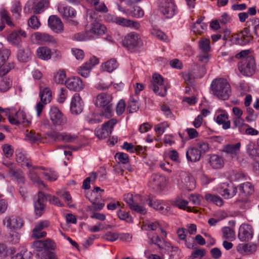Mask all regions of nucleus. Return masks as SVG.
I'll return each instance as SVG.
<instances>
[{
    "label": "nucleus",
    "mask_w": 259,
    "mask_h": 259,
    "mask_svg": "<svg viewBox=\"0 0 259 259\" xmlns=\"http://www.w3.org/2000/svg\"><path fill=\"white\" fill-rule=\"evenodd\" d=\"M213 94L219 99L227 100L231 94V87L227 80L223 78L214 79L211 84Z\"/></svg>",
    "instance_id": "1"
},
{
    "label": "nucleus",
    "mask_w": 259,
    "mask_h": 259,
    "mask_svg": "<svg viewBox=\"0 0 259 259\" xmlns=\"http://www.w3.org/2000/svg\"><path fill=\"white\" fill-rule=\"evenodd\" d=\"M35 199L36 200H34V210L36 214L38 216H40L44 211V202L45 200H46L50 203L58 206H64L63 203L57 197L51 195H46L41 192H39L38 193L37 198Z\"/></svg>",
    "instance_id": "2"
},
{
    "label": "nucleus",
    "mask_w": 259,
    "mask_h": 259,
    "mask_svg": "<svg viewBox=\"0 0 259 259\" xmlns=\"http://www.w3.org/2000/svg\"><path fill=\"white\" fill-rule=\"evenodd\" d=\"M112 101V96L106 93H100L97 96L95 105L97 107L103 108V114L106 117H110L112 115L113 110Z\"/></svg>",
    "instance_id": "3"
},
{
    "label": "nucleus",
    "mask_w": 259,
    "mask_h": 259,
    "mask_svg": "<svg viewBox=\"0 0 259 259\" xmlns=\"http://www.w3.org/2000/svg\"><path fill=\"white\" fill-rule=\"evenodd\" d=\"M32 41L37 44H48L53 47H56L57 40L53 36L45 32H36L31 35Z\"/></svg>",
    "instance_id": "4"
},
{
    "label": "nucleus",
    "mask_w": 259,
    "mask_h": 259,
    "mask_svg": "<svg viewBox=\"0 0 259 259\" xmlns=\"http://www.w3.org/2000/svg\"><path fill=\"white\" fill-rule=\"evenodd\" d=\"M255 61L252 56H247L238 64L239 71L245 76H251L255 72Z\"/></svg>",
    "instance_id": "5"
},
{
    "label": "nucleus",
    "mask_w": 259,
    "mask_h": 259,
    "mask_svg": "<svg viewBox=\"0 0 259 259\" xmlns=\"http://www.w3.org/2000/svg\"><path fill=\"white\" fill-rule=\"evenodd\" d=\"M49 114L52 124L55 126H62L67 123V118L57 107H51Z\"/></svg>",
    "instance_id": "6"
},
{
    "label": "nucleus",
    "mask_w": 259,
    "mask_h": 259,
    "mask_svg": "<svg viewBox=\"0 0 259 259\" xmlns=\"http://www.w3.org/2000/svg\"><path fill=\"white\" fill-rule=\"evenodd\" d=\"M47 135L55 141H62L65 143H72L78 139V136L67 132L59 133L51 132Z\"/></svg>",
    "instance_id": "7"
},
{
    "label": "nucleus",
    "mask_w": 259,
    "mask_h": 259,
    "mask_svg": "<svg viewBox=\"0 0 259 259\" xmlns=\"http://www.w3.org/2000/svg\"><path fill=\"white\" fill-rule=\"evenodd\" d=\"M117 120L112 118L105 122L101 128L95 131L96 135L100 139H105L111 134L114 125L117 123Z\"/></svg>",
    "instance_id": "8"
},
{
    "label": "nucleus",
    "mask_w": 259,
    "mask_h": 259,
    "mask_svg": "<svg viewBox=\"0 0 259 259\" xmlns=\"http://www.w3.org/2000/svg\"><path fill=\"white\" fill-rule=\"evenodd\" d=\"M159 10L166 18H171L175 14L176 5L173 0H160Z\"/></svg>",
    "instance_id": "9"
},
{
    "label": "nucleus",
    "mask_w": 259,
    "mask_h": 259,
    "mask_svg": "<svg viewBox=\"0 0 259 259\" xmlns=\"http://www.w3.org/2000/svg\"><path fill=\"white\" fill-rule=\"evenodd\" d=\"M253 36L248 28L245 27L239 33L233 35V39L236 44L244 45L252 41Z\"/></svg>",
    "instance_id": "10"
},
{
    "label": "nucleus",
    "mask_w": 259,
    "mask_h": 259,
    "mask_svg": "<svg viewBox=\"0 0 259 259\" xmlns=\"http://www.w3.org/2000/svg\"><path fill=\"white\" fill-rule=\"evenodd\" d=\"M217 191L225 199H230L236 194L237 189L232 184L223 183L217 188Z\"/></svg>",
    "instance_id": "11"
},
{
    "label": "nucleus",
    "mask_w": 259,
    "mask_h": 259,
    "mask_svg": "<svg viewBox=\"0 0 259 259\" xmlns=\"http://www.w3.org/2000/svg\"><path fill=\"white\" fill-rule=\"evenodd\" d=\"M9 122L14 125L23 124L27 126L30 123V121L26 119V116L23 111L19 110L15 114H10L8 115Z\"/></svg>",
    "instance_id": "12"
},
{
    "label": "nucleus",
    "mask_w": 259,
    "mask_h": 259,
    "mask_svg": "<svg viewBox=\"0 0 259 259\" xmlns=\"http://www.w3.org/2000/svg\"><path fill=\"white\" fill-rule=\"evenodd\" d=\"M3 224L10 229H20L24 223L21 218L18 216H7L3 220Z\"/></svg>",
    "instance_id": "13"
},
{
    "label": "nucleus",
    "mask_w": 259,
    "mask_h": 259,
    "mask_svg": "<svg viewBox=\"0 0 259 259\" xmlns=\"http://www.w3.org/2000/svg\"><path fill=\"white\" fill-rule=\"evenodd\" d=\"M166 182L165 178L159 174L152 175L149 181V186L154 190L160 191L164 187Z\"/></svg>",
    "instance_id": "14"
},
{
    "label": "nucleus",
    "mask_w": 259,
    "mask_h": 259,
    "mask_svg": "<svg viewBox=\"0 0 259 259\" xmlns=\"http://www.w3.org/2000/svg\"><path fill=\"white\" fill-rule=\"evenodd\" d=\"M50 225V223L47 220L38 222L35 225L32 231L31 237L34 239H39L45 237L47 235V233L46 231L42 230L48 228Z\"/></svg>",
    "instance_id": "15"
},
{
    "label": "nucleus",
    "mask_w": 259,
    "mask_h": 259,
    "mask_svg": "<svg viewBox=\"0 0 259 259\" xmlns=\"http://www.w3.org/2000/svg\"><path fill=\"white\" fill-rule=\"evenodd\" d=\"M83 109V103L78 94H75L72 97L70 103V111L72 114L78 115Z\"/></svg>",
    "instance_id": "16"
},
{
    "label": "nucleus",
    "mask_w": 259,
    "mask_h": 259,
    "mask_svg": "<svg viewBox=\"0 0 259 259\" xmlns=\"http://www.w3.org/2000/svg\"><path fill=\"white\" fill-rule=\"evenodd\" d=\"M241 144L238 142L235 144H228L223 147V151L231 159H238V155L240 153Z\"/></svg>",
    "instance_id": "17"
},
{
    "label": "nucleus",
    "mask_w": 259,
    "mask_h": 259,
    "mask_svg": "<svg viewBox=\"0 0 259 259\" xmlns=\"http://www.w3.org/2000/svg\"><path fill=\"white\" fill-rule=\"evenodd\" d=\"M253 236V230L251 225L242 224L239 229L238 238L241 241H246L251 239Z\"/></svg>",
    "instance_id": "18"
},
{
    "label": "nucleus",
    "mask_w": 259,
    "mask_h": 259,
    "mask_svg": "<svg viewBox=\"0 0 259 259\" xmlns=\"http://www.w3.org/2000/svg\"><path fill=\"white\" fill-rule=\"evenodd\" d=\"M66 87L70 90L79 92L84 88L82 80L78 77H73L65 81Z\"/></svg>",
    "instance_id": "19"
},
{
    "label": "nucleus",
    "mask_w": 259,
    "mask_h": 259,
    "mask_svg": "<svg viewBox=\"0 0 259 259\" xmlns=\"http://www.w3.org/2000/svg\"><path fill=\"white\" fill-rule=\"evenodd\" d=\"M124 200L128 204L130 209L141 214H145L147 211L145 207L139 205L137 202H135L132 194L130 193L125 195L124 197Z\"/></svg>",
    "instance_id": "20"
},
{
    "label": "nucleus",
    "mask_w": 259,
    "mask_h": 259,
    "mask_svg": "<svg viewBox=\"0 0 259 259\" xmlns=\"http://www.w3.org/2000/svg\"><path fill=\"white\" fill-rule=\"evenodd\" d=\"M139 35L135 32H131L127 34L123 40V45L129 49L134 48L140 44Z\"/></svg>",
    "instance_id": "21"
},
{
    "label": "nucleus",
    "mask_w": 259,
    "mask_h": 259,
    "mask_svg": "<svg viewBox=\"0 0 259 259\" xmlns=\"http://www.w3.org/2000/svg\"><path fill=\"white\" fill-rule=\"evenodd\" d=\"M22 37L24 38L26 37V34L24 31H15L8 36L7 40L12 45L20 47L22 41Z\"/></svg>",
    "instance_id": "22"
},
{
    "label": "nucleus",
    "mask_w": 259,
    "mask_h": 259,
    "mask_svg": "<svg viewBox=\"0 0 259 259\" xmlns=\"http://www.w3.org/2000/svg\"><path fill=\"white\" fill-rule=\"evenodd\" d=\"M48 25L53 31L56 33H60L63 30V23L60 18L57 16H50L48 19Z\"/></svg>",
    "instance_id": "23"
},
{
    "label": "nucleus",
    "mask_w": 259,
    "mask_h": 259,
    "mask_svg": "<svg viewBox=\"0 0 259 259\" xmlns=\"http://www.w3.org/2000/svg\"><path fill=\"white\" fill-rule=\"evenodd\" d=\"M183 186L189 191H192L195 188L194 178L190 174L183 172L181 175Z\"/></svg>",
    "instance_id": "24"
},
{
    "label": "nucleus",
    "mask_w": 259,
    "mask_h": 259,
    "mask_svg": "<svg viewBox=\"0 0 259 259\" xmlns=\"http://www.w3.org/2000/svg\"><path fill=\"white\" fill-rule=\"evenodd\" d=\"M146 202L154 209L159 211L161 213L165 214L168 211L169 207L165 206L160 200H154L150 196L146 199Z\"/></svg>",
    "instance_id": "25"
},
{
    "label": "nucleus",
    "mask_w": 259,
    "mask_h": 259,
    "mask_svg": "<svg viewBox=\"0 0 259 259\" xmlns=\"http://www.w3.org/2000/svg\"><path fill=\"white\" fill-rule=\"evenodd\" d=\"M58 10L62 17L66 20H68L69 18L75 17L77 14L74 9L61 4L58 6Z\"/></svg>",
    "instance_id": "26"
},
{
    "label": "nucleus",
    "mask_w": 259,
    "mask_h": 259,
    "mask_svg": "<svg viewBox=\"0 0 259 259\" xmlns=\"http://www.w3.org/2000/svg\"><path fill=\"white\" fill-rule=\"evenodd\" d=\"M107 29L105 25L98 23H92L90 30H88L89 34L91 35V38L94 37L95 35L104 34Z\"/></svg>",
    "instance_id": "27"
},
{
    "label": "nucleus",
    "mask_w": 259,
    "mask_h": 259,
    "mask_svg": "<svg viewBox=\"0 0 259 259\" xmlns=\"http://www.w3.org/2000/svg\"><path fill=\"white\" fill-rule=\"evenodd\" d=\"M201 156V152L197 147H190L186 152V157L189 161H198L200 160Z\"/></svg>",
    "instance_id": "28"
},
{
    "label": "nucleus",
    "mask_w": 259,
    "mask_h": 259,
    "mask_svg": "<svg viewBox=\"0 0 259 259\" xmlns=\"http://www.w3.org/2000/svg\"><path fill=\"white\" fill-rule=\"evenodd\" d=\"M237 251L242 254H249L256 251V245L251 243L240 244L237 246Z\"/></svg>",
    "instance_id": "29"
},
{
    "label": "nucleus",
    "mask_w": 259,
    "mask_h": 259,
    "mask_svg": "<svg viewBox=\"0 0 259 259\" xmlns=\"http://www.w3.org/2000/svg\"><path fill=\"white\" fill-rule=\"evenodd\" d=\"M214 120L219 124H222L223 128L228 129L230 127L231 122L228 120V114L226 112L217 115L214 117Z\"/></svg>",
    "instance_id": "30"
},
{
    "label": "nucleus",
    "mask_w": 259,
    "mask_h": 259,
    "mask_svg": "<svg viewBox=\"0 0 259 259\" xmlns=\"http://www.w3.org/2000/svg\"><path fill=\"white\" fill-rule=\"evenodd\" d=\"M37 57L43 60H48L52 56V51L46 46L39 47L36 50Z\"/></svg>",
    "instance_id": "31"
},
{
    "label": "nucleus",
    "mask_w": 259,
    "mask_h": 259,
    "mask_svg": "<svg viewBox=\"0 0 259 259\" xmlns=\"http://www.w3.org/2000/svg\"><path fill=\"white\" fill-rule=\"evenodd\" d=\"M9 174L13 180H16L19 183H24V174L20 169L14 167L13 169L9 170Z\"/></svg>",
    "instance_id": "32"
},
{
    "label": "nucleus",
    "mask_w": 259,
    "mask_h": 259,
    "mask_svg": "<svg viewBox=\"0 0 259 259\" xmlns=\"http://www.w3.org/2000/svg\"><path fill=\"white\" fill-rule=\"evenodd\" d=\"M209 163L214 169L221 168L224 166L223 159L217 155H212L210 157Z\"/></svg>",
    "instance_id": "33"
},
{
    "label": "nucleus",
    "mask_w": 259,
    "mask_h": 259,
    "mask_svg": "<svg viewBox=\"0 0 259 259\" xmlns=\"http://www.w3.org/2000/svg\"><path fill=\"white\" fill-rule=\"evenodd\" d=\"M205 73L203 67L195 65L193 70L188 74L189 78H201Z\"/></svg>",
    "instance_id": "34"
},
{
    "label": "nucleus",
    "mask_w": 259,
    "mask_h": 259,
    "mask_svg": "<svg viewBox=\"0 0 259 259\" xmlns=\"http://www.w3.org/2000/svg\"><path fill=\"white\" fill-rule=\"evenodd\" d=\"M39 97L41 101L44 104L49 103L52 100V92L48 88H45L42 89H40Z\"/></svg>",
    "instance_id": "35"
},
{
    "label": "nucleus",
    "mask_w": 259,
    "mask_h": 259,
    "mask_svg": "<svg viewBox=\"0 0 259 259\" xmlns=\"http://www.w3.org/2000/svg\"><path fill=\"white\" fill-rule=\"evenodd\" d=\"M204 198L207 202L217 206H222L224 204L223 199L218 195L207 193L205 195Z\"/></svg>",
    "instance_id": "36"
},
{
    "label": "nucleus",
    "mask_w": 259,
    "mask_h": 259,
    "mask_svg": "<svg viewBox=\"0 0 259 259\" xmlns=\"http://www.w3.org/2000/svg\"><path fill=\"white\" fill-rule=\"evenodd\" d=\"M31 55V53L30 49L25 48L18 51L17 58L20 62H27L30 59Z\"/></svg>",
    "instance_id": "37"
},
{
    "label": "nucleus",
    "mask_w": 259,
    "mask_h": 259,
    "mask_svg": "<svg viewBox=\"0 0 259 259\" xmlns=\"http://www.w3.org/2000/svg\"><path fill=\"white\" fill-rule=\"evenodd\" d=\"M118 64L115 59H111L101 65L102 69L108 72H112L118 67Z\"/></svg>",
    "instance_id": "38"
},
{
    "label": "nucleus",
    "mask_w": 259,
    "mask_h": 259,
    "mask_svg": "<svg viewBox=\"0 0 259 259\" xmlns=\"http://www.w3.org/2000/svg\"><path fill=\"white\" fill-rule=\"evenodd\" d=\"M15 154L17 162L21 164L22 166H25L28 168L32 166L29 160L26 158L24 154L20 150H17Z\"/></svg>",
    "instance_id": "39"
},
{
    "label": "nucleus",
    "mask_w": 259,
    "mask_h": 259,
    "mask_svg": "<svg viewBox=\"0 0 259 259\" xmlns=\"http://www.w3.org/2000/svg\"><path fill=\"white\" fill-rule=\"evenodd\" d=\"M233 128H238L239 132L242 134L247 124L245 123L244 120L242 117H234L233 119Z\"/></svg>",
    "instance_id": "40"
},
{
    "label": "nucleus",
    "mask_w": 259,
    "mask_h": 259,
    "mask_svg": "<svg viewBox=\"0 0 259 259\" xmlns=\"http://www.w3.org/2000/svg\"><path fill=\"white\" fill-rule=\"evenodd\" d=\"M88 3L93 6L94 8L98 12H106L108 9L105 4L100 2V0H85Z\"/></svg>",
    "instance_id": "41"
},
{
    "label": "nucleus",
    "mask_w": 259,
    "mask_h": 259,
    "mask_svg": "<svg viewBox=\"0 0 259 259\" xmlns=\"http://www.w3.org/2000/svg\"><path fill=\"white\" fill-rule=\"evenodd\" d=\"M49 5V0H41L33 6V12L40 14L48 7Z\"/></svg>",
    "instance_id": "42"
},
{
    "label": "nucleus",
    "mask_w": 259,
    "mask_h": 259,
    "mask_svg": "<svg viewBox=\"0 0 259 259\" xmlns=\"http://www.w3.org/2000/svg\"><path fill=\"white\" fill-rule=\"evenodd\" d=\"M12 85V80L7 77L0 78V91L6 92L8 91Z\"/></svg>",
    "instance_id": "43"
},
{
    "label": "nucleus",
    "mask_w": 259,
    "mask_h": 259,
    "mask_svg": "<svg viewBox=\"0 0 259 259\" xmlns=\"http://www.w3.org/2000/svg\"><path fill=\"white\" fill-rule=\"evenodd\" d=\"M149 87L158 95L164 97L166 94L167 89L165 85L150 84Z\"/></svg>",
    "instance_id": "44"
},
{
    "label": "nucleus",
    "mask_w": 259,
    "mask_h": 259,
    "mask_svg": "<svg viewBox=\"0 0 259 259\" xmlns=\"http://www.w3.org/2000/svg\"><path fill=\"white\" fill-rule=\"evenodd\" d=\"M152 35L160 40L167 42L169 41L168 36L159 29L153 28L151 30Z\"/></svg>",
    "instance_id": "45"
},
{
    "label": "nucleus",
    "mask_w": 259,
    "mask_h": 259,
    "mask_svg": "<svg viewBox=\"0 0 259 259\" xmlns=\"http://www.w3.org/2000/svg\"><path fill=\"white\" fill-rule=\"evenodd\" d=\"M92 69V65L85 63L77 69L78 73L84 77H88Z\"/></svg>",
    "instance_id": "46"
},
{
    "label": "nucleus",
    "mask_w": 259,
    "mask_h": 259,
    "mask_svg": "<svg viewBox=\"0 0 259 259\" xmlns=\"http://www.w3.org/2000/svg\"><path fill=\"white\" fill-rule=\"evenodd\" d=\"M0 17L2 22H5L6 23L10 26H13L14 24L11 20V19L9 16V12L4 9L0 10Z\"/></svg>",
    "instance_id": "47"
},
{
    "label": "nucleus",
    "mask_w": 259,
    "mask_h": 259,
    "mask_svg": "<svg viewBox=\"0 0 259 259\" xmlns=\"http://www.w3.org/2000/svg\"><path fill=\"white\" fill-rule=\"evenodd\" d=\"M36 256L38 259H57L54 253L49 250L41 251L36 253Z\"/></svg>",
    "instance_id": "48"
},
{
    "label": "nucleus",
    "mask_w": 259,
    "mask_h": 259,
    "mask_svg": "<svg viewBox=\"0 0 259 259\" xmlns=\"http://www.w3.org/2000/svg\"><path fill=\"white\" fill-rule=\"evenodd\" d=\"M223 238L232 241L235 239V234L234 230L230 227H225L222 229Z\"/></svg>",
    "instance_id": "49"
},
{
    "label": "nucleus",
    "mask_w": 259,
    "mask_h": 259,
    "mask_svg": "<svg viewBox=\"0 0 259 259\" xmlns=\"http://www.w3.org/2000/svg\"><path fill=\"white\" fill-rule=\"evenodd\" d=\"M206 28L207 25L205 23H195L192 27L193 32L197 34H201L204 33Z\"/></svg>",
    "instance_id": "50"
},
{
    "label": "nucleus",
    "mask_w": 259,
    "mask_h": 259,
    "mask_svg": "<svg viewBox=\"0 0 259 259\" xmlns=\"http://www.w3.org/2000/svg\"><path fill=\"white\" fill-rule=\"evenodd\" d=\"M27 133L26 134V140L32 143H36L41 140V136L38 134L33 131H27Z\"/></svg>",
    "instance_id": "51"
},
{
    "label": "nucleus",
    "mask_w": 259,
    "mask_h": 259,
    "mask_svg": "<svg viewBox=\"0 0 259 259\" xmlns=\"http://www.w3.org/2000/svg\"><path fill=\"white\" fill-rule=\"evenodd\" d=\"M73 39L76 41H85L91 38V35L89 34L88 31L85 32H78L74 34L72 37Z\"/></svg>",
    "instance_id": "52"
},
{
    "label": "nucleus",
    "mask_w": 259,
    "mask_h": 259,
    "mask_svg": "<svg viewBox=\"0 0 259 259\" xmlns=\"http://www.w3.org/2000/svg\"><path fill=\"white\" fill-rule=\"evenodd\" d=\"M199 48L204 53H207L210 50V40L206 38H202L199 41Z\"/></svg>",
    "instance_id": "53"
},
{
    "label": "nucleus",
    "mask_w": 259,
    "mask_h": 259,
    "mask_svg": "<svg viewBox=\"0 0 259 259\" xmlns=\"http://www.w3.org/2000/svg\"><path fill=\"white\" fill-rule=\"evenodd\" d=\"M29 178L37 184V185L39 186L40 188L46 187L45 184L43 183V182L40 180L39 177L37 176L36 173L34 171V170H30L29 172Z\"/></svg>",
    "instance_id": "54"
},
{
    "label": "nucleus",
    "mask_w": 259,
    "mask_h": 259,
    "mask_svg": "<svg viewBox=\"0 0 259 259\" xmlns=\"http://www.w3.org/2000/svg\"><path fill=\"white\" fill-rule=\"evenodd\" d=\"M138 97L137 98H132L128 103L127 109L131 113L136 112L139 107L138 104Z\"/></svg>",
    "instance_id": "55"
},
{
    "label": "nucleus",
    "mask_w": 259,
    "mask_h": 259,
    "mask_svg": "<svg viewBox=\"0 0 259 259\" xmlns=\"http://www.w3.org/2000/svg\"><path fill=\"white\" fill-rule=\"evenodd\" d=\"M100 118V115L93 113H90L87 115L85 119L90 124H94L101 122Z\"/></svg>",
    "instance_id": "56"
},
{
    "label": "nucleus",
    "mask_w": 259,
    "mask_h": 259,
    "mask_svg": "<svg viewBox=\"0 0 259 259\" xmlns=\"http://www.w3.org/2000/svg\"><path fill=\"white\" fill-rule=\"evenodd\" d=\"M28 24L29 26L33 29H37L40 26V23L38 18L35 15L32 16L29 19Z\"/></svg>",
    "instance_id": "57"
},
{
    "label": "nucleus",
    "mask_w": 259,
    "mask_h": 259,
    "mask_svg": "<svg viewBox=\"0 0 259 259\" xmlns=\"http://www.w3.org/2000/svg\"><path fill=\"white\" fill-rule=\"evenodd\" d=\"M22 8L20 3L19 2H15L11 8V12L16 18H19Z\"/></svg>",
    "instance_id": "58"
},
{
    "label": "nucleus",
    "mask_w": 259,
    "mask_h": 259,
    "mask_svg": "<svg viewBox=\"0 0 259 259\" xmlns=\"http://www.w3.org/2000/svg\"><path fill=\"white\" fill-rule=\"evenodd\" d=\"M66 78V73L63 70L59 71L54 76V79L56 83L63 84Z\"/></svg>",
    "instance_id": "59"
},
{
    "label": "nucleus",
    "mask_w": 259,
    "mask_h": 259,
    "mask_svg": "<svg viewBox=\"0 0 259 259\" xmlns=\"http://www.w3.org/2000/svg\"><path fill=\"white\" fill-rule=\"evenodd\" d=\"M2 149L4 155L7 158H10L13 156L14 150L11 145L9 144H5L2 146Z\"/></svg>",
    "instance_id": "60"
},
{
    "label": "nucleus",
    "mask_w": 259,
    "mask_h": 259,
    "mask_svg": "<svg viewBox=\"0 0 259 259\" xmlns=\"http://www.w3.org/2000/svg\"><path fill=\"white\" fill-rule=\"evenodd\" d=\"M117 215L120 220L125 221L127 223H131L133 222L132 217L126 211L120 210L117 212Z\"/></svg>",
    "instance_id": "61"
},
{
    "label": "nucleus",
    "mask_w": 259,
    "mask_h": 259,
    "mask_svg": "<svg viewBox=\"0 0 259 259\" xmlns=\"http://www.w3.org/2000/svg\"><path fill=\"white\" fill-rule=\"evenodd\" d=\"M241 188L243 193L247 195L252 194L254 190L253 186L249 182H246L242 184Z\"/></svg>",
    "instance_id": "62"
},
{
    "label": "nucleus",
    "mask_w": 259,
    "mask_h": 259,
    "mask_svg": "<svg viewBox=\"0 0 259 259\" xmlns=\"http://www.w3.org/2000/svg\"><path fill=\"white\" fill-rule=\"evenodd\" d=\"M246 150L247 153L252 156L258 155L257 149L255 147V144L253 142H249L247 145Z\"/></svg>",
    "instance_id": "63"
},
{
    "label": "nucleus",
    "mask_w": 259,
    "mask_h": 259,
    "mask_svg": "<svg viewBox=\"0 0 259 259\" xmlns=\"http://www.w3.org/2000/svg\"><path fill=\"white\" fill-rule=\"evenodd\" d=\"M204 249H196L192 253L189 259H201L205 255Z\"/></svg>",
    "instance_id": "64"
}]
</instances>
